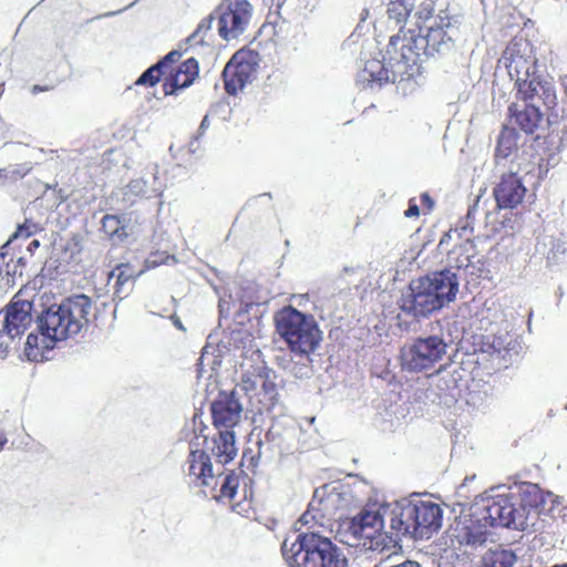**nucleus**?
I'll return each instance as SVG.
<instances>
[{
  "label": "nucleus",
  "instance_id": "f257e3e1",
  "mask_svg": "<svg viewBox=\"0 0 567 567\" xmlns=\"http://www.w3.org/2000/svg\"><path fill=\"white\" fill-rule=\"evenodd\" d=\"M458 290L456 276L445 269L412 280L399 301L400 309L414 319L424 318L452 301Z\"/></svg>",
  "mask_w": 567,
  "mask_h": 567
},
{
  "label": "nucleus",
  "instance_id": "f03ea898",
  "mask_svg": "<svg viewBox=\"0 0 567 567\" xmlns=\"http://www.w3.org/2000/svg\"><path fill=\"white\" fill-rule=\"evenodd\" d=\"M277 333L296 357L309 358L322 342V331L312 315L285 306L274 317Z\"/></svg>",
  "mask_w": 567,
  "mask_h": 567
},
{
  "label": "nucleus",
  "instance_id": "7ed1b4c3",
  "mask_svg": "<svg viewBox=\"0 0 567 567\" xmlns=\"http://www.w3.org/2000/svg\"><path fill=\"white\" fill-rule=\"evenodd\" d=\"M290 567H347V558L331 539L317 533H301L290 550L282 545Z\"/></svg>",
  "mask_w": 567,
  "mask_h": 567
},
{
  "label": "nucleus",
  "instance_id": "20e7f679",
  "mask_svg": "<svg viewBox=\"0 0 567 567\" xmlns=\"http://www.w3.org/2000/svg\"><path fill=\"white\" fill-rule=\"evenodd\" d=\"M399 35L390 38L386 47V54L389 55L386 63L385 59H371L364 64L361 71V79L370 83L395 82L404 80L413 75V68L417 63L419 53L413 52L410 44L402 43Z\"/></svg>",
  "mask_w": 567,
  "mask_h": 567
},
{
  "label": "nucleus",
  "instance_id": "39448f33",
  "mask_svg": "<svg viewBox=\"0 0 567 567\" xmlns=\"http://www.w3.org/2000/svg\"><path fill=\"white\" fill-rule=\"evenodd\" d=\"M187 464L190 483L203 488L206 496L218 502L234 499L239 486V477L234 472L214 473L210 456L203 450L190 451Z\"/></svg>",
  "mask_w": 567,
  "mask_h": 567
},
{
  "label": "nucleus",
  "instance_id": "423d86ee",
  "mask_svg": "<svg viewBox=\"0 0 567 567\" xmlns=\"http://www.w3.org/2000/svg\"><path fill=\"white\" fill-rule=\"evenodd\" d=\"M446 349V342L439 336L415 338L401 349V368L411 373L430 370L444 358Z\"/></svg>",
  "mask_w": 567,
  "mask_h": 567
},
{
  "label": "nucleus",
  "instance_id": "0eeeda50",
  "mask_svg": "<svg viewBox=\"0 0 567 567\" xmlns=\"http://www.w3.org/2000/svg\"><path fill=\"white\" fill-rule=\"evenodd\" d=\"M219 37L229 42L238 40L247 30L254 7L248 0H223L215 11Z\"/></svg>",
  "mask_w": 567,
  "mask_h": 567
},
{
  "label": "nucleus",
  "instance_id": "6e6552de",
  "mask_svg": "<svg viewBox=\"0 0 567 567\" xmlns=\"http://www.w3.org/2000/svg\"><path fill=\"white\" fill-rule=\"evenodd\" d=\"M482 520L491 527L524 529L526 525L524 509L517 508L513 502V496L508 494L487 498L483 508Z\"/></svg>",
  "mask_w": 567,
  "mask_h": 567
},
{
  "label": "nucleus",
  "instance_id": "1a4fd4ad",
  "mask_svg": "<svg viewBox=\"0 0 567 567\" xmlns=\"http://www.w3.org/2000/svg\"><path fill=\"white\" fill-rule=\"evenodd\" d=\"M499 63L503 64L509 78L518 84L536 73V58L530 43L525 39H514L503 52Z\"/></svg>",
  "mask_w": 567,
  "mask_h": 567
},
{
  "label": "nucleus",
  "instance_id": "9d476101",
  "mask_svg": "<svg viewBox=\"0 0 567 567\" xmlns=\"http://www.w3.org/2000/svg\"><path fill=\"white\" fill-rule=\"evenodd\" d=\"M258 69V54L252 51H238L226 64L223 75L225 89L229 94H236L250 83Z\"/></svg>",
  "mask_w": 567,
  "mask_h": 567
},
{
  "label": "nucleus",
  "instance_id": "9b49d317",
  "mask_svg": "<svg viewBox=\"0 0 567 567\" xmlns=\"http://www.w3.org/2000/svg\"><path fill=\"white\" fill-rule=\"evenodd\" d=\"M412 516V538L429 539L442 526L443 511L439 504L420 501L409 503Z\"/></svg>",
  "mask_w": 567,
  "mask_h": 567
},
{
  "label": "nucleus",
  "instance_id": "f8f14e48",
  "mask_svg": "<svg viewBox=\"0 0 567 567\" xmlns=\"http://www.w3.org/2000/svg\"><path fill=\"white\" fill-rule=\"evenodd\" d=\"M518 96L526 104L538 105L542 103L546 110H553L557 105V95L551 79L534 74L516 84Z\"/></svg>",
  "mask_w": 567,
  "mask_h": 567
},
{
  "label": "nucleus",
  "instance_id": "ddd939ff",
  "mask_svg": "<svg viewBox=\"0 0 567 567\" xmlns=\"http://www.w3.org/2000/svg\"><path fill=\"white\" fill-rule=\"evenodd\" d=\"M451 22L447 17H435L429 21L425 27L426 31L424 34H420L415 40V53L420 54V50H423L424 54H433L441 52L450 47L452 41L451 35L447 34V29Z\"/></svg>",
  "mask_w": 567,
  "mask_h": 567
},
{
  "label": "nucleus",
  "instance_id": "4468645a",
  "mask_svg": "<svg viewBox=\"0 0 567 567\" xmlns=\"http://www.w3.org/2000/svg\"><path fill=\"white\" fill-rule=\"evenodd\" d=\"M243 406L234 395L220 394L210 405L213 425L218 431H233L241 420Z\"/></svg>",
  "mask_w": 567,
  "mask_h": 567
},
{
  "label": "nucleus",
  "instance_id": "2eb2a0df",
  "mask_svg": "<svg viewBox=\"0 0 567 567\" xmlns=\"http://www.w3.org/2000/svg\"><path fill=\"white\" fill-rule=\"evenodd\" d=\"M526 187L516 173L503 174L493 189L496 205L501 209L516 208L525 198Z\"/></svg>",
  "mask_w": 567,
  "mask_h": 567
},
{
  "label": "nucleus",
  "instance_id": "dca6fc26",
  "mask_svg": "<svg viewBox=\"0 0 567 567\" xmlns=\"http://www.w3.org/2000/svg\"><path fill=\"white\" fill-rule=\"evenodd\" d=\"M32 303L27 300H12L4 309V317L1 321L2 334L16 338L24 333L32 322Z\"/></svg>",
  "mask_w": 567,
  "mask_h": 567
},
{
  "label": "nucleus",
  "instance_id": "f3484780",
  "mask_svg": "<svg viewBox=\"0 0 567 567\" xmlns=\"http://www.w3.org/2000/svg\"><path fill=\"white\" fill-rule=\"evenodd\" d=\"M39 329L52 336L56 341L64 340L75 336L72 329H69V318L62 303L52 305L39 317Z\"/></svg>",
  "mask_w": 567,
  "mask_h": 567
},
{
  "label": "nucleus",
  "instance_id": "a211bd4d",
  "mask_svg": "<svg viewBox=\"0 0 567 567\" xmlns=\"http://www.w3.org/2000/svg\"><path fill=\"white\" fill-rule=\"evenodd\" d=\"M62 306L69 318V329L78 334L90 322V316L93 309V302L85 295H75L63 300Z\"/></svg>",
  "mask_w": 567,
  "mask_h": 567
},
{
  "label": "nucleus",
  "instance_id": "6ab92c4d",
  "mask_svg": "<svg viewBox=\"0 0 567 567\" xmlns=\"http://www.w3.org/2000/svg\"><path fill=\"white\" fill-rule=\"evenodd\" d=\"M384 526L383 516L379 509L363 508L352 517L349 530L358 538L373 539Z\"/></svg>",
  "mask_w": 567,
  "mask_h": 567
},
{
  "label": "nucleus",
  "instance_id": "aec40b11",
  "mask_svg": "<svg viewBox=\"0 0 567 567\" xmlns=\"http://www.w3.org/2000/svg\"><path fill=\"white\" fill-rule=\"evenodd\" d=\"M509 112L512 113L511 124L517 125L526 134H533L544 122V114L538 105L526 104L522 111L511 106Z\"/></svg>",
  "mask_w": 567,
  "mask_h": 567
},
{
  "label": "nucleus",
  "instance_id": "412c9836",
  "mask_svg": "<svg viewBox=\"0 0 567 567\" xmlns=\"http://www.w3.org/2000/svg\"><path fill=\"white\" fill-rule=\"evenodd\" d=\"M212 455L216 462L226 465L237 456L236 439L234 431H218L213 437Z\"/></svg>",
  "mask_w": 567,
  "mask_h": 567
},
{
  "label": "nucleus",
  "instance_id": "4be33fe9",
  "mask_svg": "<svg viewBox=\"0 0 567 567\" xmlns=\"http://www.w3.org/2000/svg\"><path fill=\"white\" fill-rule=\"evenodd\" d=\"M198 75V63L194 58L183 62L174 73L169 82L164 83V93L173 94L176 89L189 86Z\"/></svg>",
  "mask_w": 567,
  "mask_h": 567
},
{
  "label": "nucleus",
  "instance_id": "5701e85b",
  "mask_svg": "<svg viewBox=\"0 0 567 567\" xmlns=\"http://www.w3.org/2000/svg\"><path fill=\"white\" fill-rule=\"evenodd\" d=\"M412 527L413 524L409 504L401 507H396L391 512V538H394L395 540H399L404 536H410L412 538Z\"/></svg>",
  "mask_w": 567,
  "mask_h": 567
},
{
  "label": "nucleus",
  "instance_id": "b1692460",
  "mask_svg": "<svg viewBox=\"0 0 567 567\" xmlns=\"http://www.w3.org/2000/svg\"><path fill=\"white\" fill-rule=\"evenodd\" d=\"M55 342L56 340L45 331H41L40 334L30 333L24 347L25 355L31 361H40L47 350L53 349Z\"/></svg>",
  "mask_w": 567,
  "mask_h": 567
},
{
  "label": "nucleus",
  "instance_id": "393cba45",
  "mask_svg": "<svg viewBox=\"0 0 567 567\" xmlns=\"http://www.w3.org/2000/svg\"><path fill=\"white\" fill-rule=\"evenodd\" d=\"M144 272V269L136 271L130 264L117 265L109 275V279L115 278V295L123 298L127 295L125 287L133 286L135 279Z\"/></svg>",
  "mask_w": 567,
  "mask_h": 567
},
{
  "label": "nucleus",
  "instance_id": "a878e982",
  "mask_svg": "<svg viewBox=\"0 0 567 567\" xmlns=\"http://www.w3.org/2000/svg\"><path fill=\"white\" fill-rule=\"evenodd\" d=\"M515 560L516 556L511 550H488L483 557L482 567H512Z\"/></svg>",
  "mask_w": 567,
  "mask_h": 567
},
{
  "label": "nucleus",
  "instance_id": "bb28decb",
  "mask_svg": "<svg viewBox=\"0 0 567 567\" xmlns=\"http://www.w3.org/2000/svg\"><path fill=\"white\" fill-rule=\"evenodd\" d=\"M101 230L109 238L124 239L127 236L123 219L117 215H105L101 220Z\"/></svg>",
  "mask_w": 567,
  "mask_h": 567
},
{
  "label": "nucleus",
  "instance_id": "cd10ccee",
  "mask_svg": "<svg viewBox=\"0 0 567 567\" xmlns=\"http://www.w3.org/2000/svg\"><path fill=\"white\" fill-rule=\"evenodd\" d=\"M544 503L540 491L536 485H527L520 494V509L526 512V508L538 509Z\"/></svg>",
  "mask_w": 567,
  "mask_h": 567
},
{
  "label": "nucleus",
  "instance_id": "c85d7f7f",
  "mask_svg": "<svg viewBox=\"0 0 567 567\" xmlns=\"http://www.w3.org/2000/svg\"><path fill=\"white\" fill-rule=\"evenodd\" d=\"M271 374L274 375V372L270 371L267 368H262L259 370L258 374L256 375L257 380L261 383V389L264 394L267 396V399L271 402L277 400L278 391H277V384L271 378Z\"/></svg>",
  "mask_w": 567,
  "mask_h": 567
},
{
  "label": "nucleus",
  "instance_id": "c756f323",
  "mask_svg": "<svg viewBox=\"0 0 567 567\" xmlns=\"http://www.w3.org/2000/svg\"><path fill=\"white\" fill-rule=\"evenodd\" d=\"M42 227L30 218H27L22 224L18 225L16 231L12 234L10 239L7 241L3 248H6L11 241L17 239H28L31 236L40 233Z\"/></svg>",
  "mask_w": 567,
  "mask_h": 567
},
{
  "label": "nucleus",
  "instance_id": "7c9ffc66",
  "mask_svg": "<svg viewBox=\"0 0 567 567\" xmlns=\"http://www.w3.org/2000/svg\"><path fill=\"white\" fill-rule=\"evenodd\" d=\"M23 268L22 257L14 260L7 251L0 254V272L12 277L17 275L22 276Z\"/></svg>",
  "mask_w": 567,
  "mask_h": 567
},
{
  "label": "nucleus",
  "instance_id": "2f4dec72",
  "mask_svg": "<svg viewBox=\"0 0 567 567\" xmlns=\"http://www.w3.org/2000/svg\"><path fill=\"white\" fill-rule=\"evenodd\" d=\"M164 62H159L147 69L135 82L137 85L154 86L161 79Z\"/></svg>",
  "mask_w": 567,
  "mask_h": 567
},
{
  "label": "nucleus",
  "instance_id": "473e14b6",
  "mask_svg": "<svg viewBox=\"0 0 567 567\" xmlns=\"http://www.w3.org/2000/svg\"><path fill=\"white\" fill-rule=\"evenodd\" d=\"M400 8H401V6L395 0H392L388 7L389 17L391 19L395 20L396 22H402L409 17V16H398V13H401Z\"/></svg>",
  "mask_w": 567,
  "mask_h": 567
},
{
  "label": "nucleus",
  "instance_id": "72a5a7b5",
  "mask_svg": "<svg viewBox=\"0 0 567 567\" xmlns=\"http://www.w3.org/2000/svg\"><path fill=\"white\" fill-rule=\"evenodd\" d=\"M516 148V144H497L495 150L496 158H506Z\"/></svg>",
  "mask_w": 567,
  "mask_h": 567
},
{
  "label": "nucleus",
  "instance_id": "f704fd0d",
  "mask_svg": "<svg viewBox=\"0 0 567 567\" xmlns=\"http://www.w3.org/2000/svg\"><path fill=\"white\" fill-rule=\"evenodd\" d=\"M404 216L406 218H417L420 216V208H419V205H417L415 198H411L409 200V207L404 212Z\"/></svg>",
  "mask_w": 567,
  "mask_h": 567
},
{
  "label": "nucleus",
  "instance_id": "c9c22d12",
  "mask_svg": "<svg viewBox=\"0 0 567 567\" xmlns=\"http://www.w3.org/2000/svg\"><path fill=\"white\" fill-rule=\"evenodd\" d=\"M519 138H522V137L515 131V127H512V128L505 127V130L502 133L501 140L498 142H508L511 140H519Z\"/></svg>",
  "mask_w": 567,
  "mask_h": 567
},
{
  "label": "nucleus",
  "instance_id": "e433bc0d",
  "mask_svg": "<svg viewBox=\"0 0 567 567\" xmlns=\"http://www.w3.org/2000/svg\"><path fill=\"white\" fill-rule=\"evenodd\" d=\"M421 203L424 207H426V209L430 212L432 210L433 206H434V202L433 199L430 197V195L427 193H423L421 195Z\"/></svg>",
  "mask_w": 567,
  "mask_h": 567
},
{
  "label": "nucleus",
  "instance_id": "4c0bfd02",
  "mask_svg": "<svg viewBox=\"0 0 567 567\" xmlns=\"http://www.w3.org/2000/svg\"><path fill=\"white\" fill-rule=\"evenodd\" d=\"M181 58V53L178 51H172L169 52L162 62H164V68L167 65L168 62H175Z\"/></svg>",
  "mask_w": 567,
  "mask_h": 567
},
{
  "label": "nucleus",
  "instance_id": "58836bf2",
  "mask_svg": "<svg viewBox=\"0 0 567 567\" xmlns=\"http://www.w3.org/2000/svg\"><path fill=\"white\" fill-rule=\"evenodd\" d=\"M40 247V241L38 239H33L29 243L27 250L33 255L34 251Z\"/></svg>",
  "mask_w": 567,
  "mask_h": 567
},
{
  "label": "nucleus",
  "instance_id": "ea45409f",
  "mask_svg": "<svg viewBox=\"0 0 567 567\" xmlns=\"http://www.w3.org/2000/svg\"><path fill=\"white\" fill-rule=\"evenodd\" d=\"M243 384H244L243 386H244L245 391H252L256 389L255 382H251L249 380V378L248 379L243 378Z\"/></svg>",
  "mask_w": 567,
  "mask_h": 567
},
{
  "label": "nucleus",
  "instance_id": "a19ab883",
  "mask_svg": "<svg viewBox=\"0 0 567 567\" xmlns=\"http://www.w3.org/2000/svg\"><path fill=\"white\" fill-rule=\"evenodd\" d=\"M48 90H49V87H48V86H41V85H37V84H35V85H33V86L30 89V91H31V93H32V94H38V93H40V92H45V91H48Z\"/></svg>",
  "mask_w": 567,
  "mask_h": 567
},
{
  "label": "nucleus",
  "instance_id": "79ce46f5",
  "mask_svg": "<svg viewBox=\"0 0 567 567\" xmlns=\"http://www.w3.org/2000/svg\"><path fill=\"white\" fill-rule=\"evenodd\" d=\"M310 518L313 519L315 515H312L310 511H307L306 513L302 514L300 520L303 524H308L310 522Z\"/></svg>",
  "mask_w": 567,
  "mask_h": 567
},
{
  "label": "nucleus",
  "instance_id": "37998d69",
  "mask_svg": "<svg viewBox=\"0 0 567 567\" xmlns=\"http://www.w3.org/2000/svg\"><path fill=\"white\" fill-rule=\"evenodd\" d=\"M209 126L208 116H205L200 123L199 132L203 133Z\"/></svg>",
  "mask_w": 567,
  "mask_h": 567
},
{
  "label": "nucleus",
  "instance_id": "c03bdc74",
  "mask_svg": "<svg viewBox=\"0 0 567 567\" xmlns=\"http://www.w3.org/2000/svg\"><path fill=\"white\" fill-rule=\"evenodd\" d=\"M8 440L4 433L0 432V451L3 449V446L7 444Z\"/></svg>",
  "mask_w": 567,
  "mask_h": 567
},
{
  "label": "nucleus",
  "instance_id": "a18cd8bd",
  "mask_svg": "<svg viewBox=\"0 0 567 567\" xmlns=\"http://www.w3.org/2000/svg\"><path fill=\"white\" fill-rule=\"evenodd\" d=\"M199 32H200V28H198V30L188 38V41L189 42L197 41V35Z\"/></svg>",
  "mask_w": 567,
  "mask_h": 567
},
{
  "label": "nucleus",
  "instance_id": "49530a36",
  "mask_svg": "<svg viewBox=\"0 0 567 567\" xmlns=\"http://www.w3.org/2000/svg\"><path fill=\"white\" fill-rule=\"evenodd\" d=\"M174 324H175L178 329L184 330V327H183V324H182V322H181V320H179L178 318H176V319L174 320Z\"/></svg>",
  "mask_w": 567,
  "mask_h": 567
},
{
  "label": "nucleus",
  "instance_id": "de8ad7c7",
  "mask_svg": "<svg viewBox=\"0 0 567 567\" xmlns=\"http://www.w3.org/2000/svg\"><path fill=\"white\" fill-rule=\"evenodd\" d=\"M564 85H565V91H566V94H567V75L564 79Z\"/></svg>",
  "mask_w": 567,
  "mask_h": 567
},
{
  "label": "nucleus",
  "instance_id": "09e8293b",
  "mask_svg": "<svg viewBox=\"0 0 567 567\" xmlns=\"http://www.w3.org/2000/svg\"><path fill=\"white\" fill-rule=\"evenodd\" d=\"M151 264H152V266H157L158 265L157 260H151Z\"/></svg>",
  "mask_w": 567,
  "mask_h": 567
},
{
  "label": "nucleus",
  "instance_id": "8fccbe9b",
  "mask_svg": "<svg viewBox=\"0 0 567 567\" xmlns=\"http://www.w3.org/2000/svg\"><path fill=\"white\" fill-rule=\"evenodd\" d=\"M554 567H567V564H564V565H556Z\"/></svg>",
  "mask_w": 567,
  "mask_h": 567
},
{
  "label": "nucleus",
  "instance_id": "3c124183",
  "mask_svg": "<svg viewBox=\"0 0 567 567\" xmlns=\"http://www.w3.org/2000/svg\"><path fill=\"white\" fill-rule=\"evenodd\" d=\"M540 137H542V136H540L539 134H537V135L535 136V141L539 140Z\"/></svg>",
  "mask_w": 567,
  "mask_h": 567
},
{
  "label": "nucleus",
  "instance_id": "603ef678",
  "mask_svg": "<svg viewBox=\"0 0 567 567\" xmlns=\"http://www.w3.org/2000/svg\"><path fill=\"white\" fill-rule=\"evenodd\" d=\"M2 86H3V85H0V90H2Z\"/></svg>",
  "mask_w": 567,
  "mask_h": 567
}]
</instances>
